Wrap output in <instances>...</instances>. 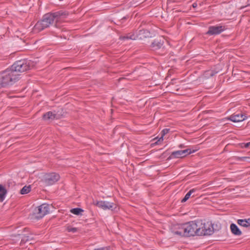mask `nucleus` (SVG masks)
Here are the masks:
<instances>
[{
	"instance_id": "nucleus-26",
	"label": "nucleus",
	"mask_w": 250,
	"mask_h": 250,
	"mask_svg": "<svg viewBox=\"0 0 250 250\" xmlns=\"http://www.w3.org/2000/svg\"><path fill=\"white\" fill-rule=\"evenodd\" d=\"M241 147L245 148H250V142L242 144Z\"/></svg>"
},
{
	"instance_id": "nucleus-19",
	"label": "nucleus",
	"mask_w": 250,
	"mask_h": 250,
	"mask_svg": "<svg viewBox=\"0 0 250 250\" xmlns=\"http://www.w3.org/2000/svg\"><path fill=\"white\" fill-rule=\"evenodd\" d=\"M218 72L214 71L212 70H208L206 71L204 73V76L206 78H208L210 77L213 76L215 74H216Z\"/></svg>"
},
{
	"instance_id": "nucleus-4",
	"label": "nucleus",
	"mask_w": 250,
	"mask_h": 250,
	"mask_svg": "<svg viewBox=\"0 0 250 250\" xmlns=\"http://www.w3.org/2000/svg\"><path fill=\"white\" fill-rule=\"evenodd\" d=\"M197 221L198 236L210 235L213 233L214 229L211 222H205L202 220H197Z\"/></svg>"
},
{
	"instance_id": "nucleus-16",
	"label": "nucleus",
	"mask_w": 250,
	"mask_h": 250,
	"mask_svg": "<svg viewBox=\"0 0 250 250\" xmlns=\"http://www.w3.org/2000/svg\"><path fill=\"white\" fill-rule=\"evenodd\" d=\"M7 190L5 188L0 184V202H2L5 199L6 195L7 194Z\"/></svg>"
},
{
	"instance_id": "nucleus-20",
	"label": "nucleus",
	"mask_w": 250,
	"mask_h": 250,
	"mask_svg": "<svg viewBox=\"0 0 250 250\" xmlns=\"http://www.w3.org/2000/svg\"><path fill=\"white\" fill-rule=\"evenodd\" d=\"M196 189L193 188L190 189L185 195V197L182 200L181 202L184 203L187 201L190 197L191 194L195 191Z\"/></svg>"
},
{
	"instance_id": "nucleus-24",
	"label": "nucleus",
	"mask_w": 250,
	"mask_h": 250,
	"mask_svg": "<svg viewBox=\"0 0 250 250\" xmlns=\"http://www.w3.org/2000/svg\"><path fill=\"white\" fill-rule=\"evenodd\" d=\"M67 230L68 232H75L77 231V228L69 226L67 228Z\"/></svg>"
},
{
	"instance_id": "nucleus-10",
	"label": "nucleus",
	"mask_w": 250,
	"mask_h": 250,
	"mask_svg": "<svg viewBox=\"0 0 250 250\" xmlns=\"http://www.w3.org/2000/svg\"><path fill=\"white\" fill-rule=\"evenodd\" d=\"M226 28L225 26H211L208 28V30L207 32V34L209 35H217L221 33Z\"/></svg>"
},
{
	"instance_id": "nucleus-23",
	"label": "nucleus",
	"mask_w": 250,
	"mask_h": 250,
	"mask_svg": "<svg viewBox=\"0 0 250 250\" xmlns=\"http://www.w3.org/2000/svg\"><path fill=\"white\" fill-rule=\"evenodd\" d=\"M83 211V210L80 208H74L70 210V212L75 215H79Z\"/></svg>"
},
{
	"instance_id": "nucleus-22",
	"label": "nucleus",
	"mask_w": 250,
	"mask_h": 250,
	"mask_svg": "<svg viewBox=\"0 0 250 250\" xmlns=\"http://www.w3.org/2000/svg\"><path fill=\"white\" fill-rule=\"evenodd\" d=\"M31 190V187L29 186H24L23 187L21 190L20 193L21 194H25L29 192Z\"/></svg>"
},
{
	"instance_id": "nucleus-21",
	"label": "nucleus",
	"mask_w": 250,
	"mask_h": 250,
	"mask_svg": "<svg viewBox=\"0 0 250 250\" xmlns=\"http://www.w3.org/2000/svg\"><path fill=\"white\" fill-rule=\"evenodd\" d=\"M247 221H246V219H238L237 221L238 224L241 226L244 227H249V225L247 224Z\"/></svg>"
},
{
	"instance_id": "nucleus-6",
	"label": "nucleus",
	"mask_w": 250,
	"mask_h": 250,
	"mask_svg": "<svg viewBox=\"0 0 250 250\" xmlns=\"http://www.w3.org/2000/svg\"><path fill=\"white\" fill-rule=\"evenodd\" d=\"M49 210V205L43 204L35 208L33 212L34 217L37 219H41L48 213Z\"/></svg>"
},
{
	"instance_id": "nucleus-27",
	"label": "nucleus",
	"mask_w": 250,
	"mask_h": 250,
	"mask_svg": "<svg viewBox=\"0 0 250 250\" xmlns=\"http://www.w3.org/2000/svg\"><path fill=\"white\" fill-rule=\"evenodd\" d=\"M109 249H110L109 247H106V248H101V249H95L94 250H109Z\"/></svg>"
},
{
	"instance_id": "nucleus-5",
	"label": "nucleus",
	"mask_w": 250,
	"mask_h": 250,
	"mask_svg": "<svg viewBox=\"0 0 250 250\" xmlns=\"http://www.w3.org/2000/svg\"><path fill=\"white\" fill-rule=\"evenodd\" d=\"M186 237L197 235V221H190L185 224Z\"/></svg>"
},
{
	"instance_id": "nucleus-18",
	"label": "nucleus",
	"mask_w": 250,
	"mask_h": 250,
	"mask_svg": "<svg viewBox=\"0 0 250 250\" xmlns=\"http://www.w3.org/2000/svg\"><path fill=\"white\" fill-rule=\"evenodd\" d=\"M169 129H168V128H165L164 129H163L162 132H161V137L159 139V140L156 142L154 144H156V145H158L159 144V142H161V141H163V138H164V136L167 134V133H168V132H169Z\"/></svg>"
},
{
	"instance_id": "nucleus-9",
	"label": "nucleus",
	"mask_w": 250,
	"mask_h": 250,
	"mask_svg": "<svg viewBox=\"0 0 250 250\" xmlns=\"http://www.w3.org/2000/svg\"><path fill=\"white\" fill-rule=\"evenodd\" d=\"M192 153L190 149L183 150H177L172 152L171 155L168 158L170 159L172 158H183Z\"/></svg>"
},
{
	"instance_id": "nucleus-25",
	"label": "nucleus",
	"mask_w": 250,
	"mask_h": 250,
	"mask_svg": "<svg viewBox=\"0 0 250 250\" xmlns=\"http://www.w3.org/2000/svg\"><path fill=\"white\" fill-rule=\"evenodd\" d=\"M28 236H24L21 240V243H24L25 242H29L30 240L29 239Z\"/></svg>"
},
{
	"instance_id": "nucleus-3",
	"label": "nucleus",
	"mask_w": 250,
	"mask_h": 250,
	"mask_svg": "<svg viewBox=\"0 0 250 250\" xmlns=\"http://www.w3.org/2000/svg\"><path fill=\"white\" fill-rule=\"evenodd\" d=\"M32 62L25 60H20L15 62L11 67V69L19 77V73L24 72L30 69L33 66Z\"/></svg>"
},
{
	"instance_id": "nucleus-15",
	"label": "nucleus",
	"mask_w": 250,
	"mask_h": 250,
	"mask_svg": "<svg viewBox=\"0 0 250 250\" xmlns=\"http://www.w3.org/2000/svg\"><path fill=\"white\" fill-rule=\"evenodd\" d=\"M164 44L163 39H156L151 43V47L155 49L160 48Z\"/></svg>"
},
{
	"instance_id": "nucleus-12",
	"label": "nucleus",
	"mask_w": 250,
	"mask_h": 250,
	"mask_svg": "<svg viewBox=\"0 0 250 250\" xmlns=\"http://www.w3.org/2000/svg\"><path fill=\"white\" fill-rule=\"evenodd\" d=\"M60 118V115L56 114L53 112L49 111L43 114V119L44 120H53V119H58Z\"/></svg>"
},
{
	"instance_id": "nucleus-8",
	"label": "nucleus",
	"mask_w": 250,
	"mask_h": 250,
	"mask_svg": "<svg viewBox=\"0 0 250 250\" xmlns=\"http://www.w3.org/2000/svg\"><path fill=\"white\" fill-rule=\"evenodd\" d=\"M94 205L102 208L104 210H114L117 208L116 205L114 203H111L105 201H99L93 202Z\"/></svg>"
},
{
	"instance_id": "nucleus-17",
	"label": "nucleus",
	"mask_w": 250,
	"mask_h": 250,
	"mask_svg": "<svg viewBox=\"0 0 250 250\" xmlns=\"http://www.w3.org/2000/svg\"><path fill=\"white\" fill-rule=\"evenodd\" d=\"M120 39L121 40H124L125 39H127V40L130 39V40H135L136 39V36L134 34L129 33L127 35H126V36H121L120 37Z\"/></svg>"
},
{
	"instance_id": "nucleus-14",
	"label": "nucleus",
	"mask_w": 250,
	"mask_h": 250,
	"mask_svg": "<svg viewBox=\"0 0 250 250\" xmlns=\"http://www.w3.org/2000/svg\"><path fill=\"white\" fill-rule=\"evenodd\" d=\"M230 229L231 233L234 235L240 236L242 233V231L235 224L232 223L230 224Z\"/></svg>"
},
{
	"instance_id": "nucleus-13",
	"label": "nucleus",
	"mask_w": 250,
	"mask_h": 250,
	"mask_svg": "<svg viewBox=\"0 0 250 250\" xmlns=\"http://www.w3.org/2000/svg\"><path fill=\"white\" fill-rule=\"evenodd\" d=\"M176 229V230L173 231V233L174 234L186 237L185 224L178 225Z\"/></svg>"
},
{
	"instance_id": "nucleus-7",
	"label": "nucleus",
	"mask_w": 250,
	"mask_h": 250,
	"mask_svg": "<svg viewBox=\"0 0 250 250\" xmlns=\"http://www.w3.org/2000/svg\"><path fill=\"white\" fill-rule=\"evenodd\" d=\"M60 175L57 173L46 174L43 178V182L46 186L52 185L60 179Z\"/></svg>"
},
{
	"instance_id": "nucleus-2",
	"label": "nucleus",
	"mask_w": 250,
	"mask_h": 250,
	"mask_svg": "<svg viewBox=\"0 0 250 250\" xmlns=\"http://www.w3.org/2000/svg\"><path fill=\"white\" fill-rule=\"evenodd\" d=\"M19 80L17 74L10 69H7L0 75V87L12 85Z\"/></svg>"
},
{
	"instance_id": "nucleus-1",
	"label": "nucleus",
	"mask_w": 250,
	"mask_h": 250,
	"mask_svg": "<svg viewBox=\"0 0 250 250\" xmlns=\"http://www.w3.org/2000/svg\"><path fill=\"white\" fill-rule=\"evenodd\" d=\"M68 13L65 11L61 10L54 13L45 14L42 20L38 21L34 27L35 31H41L45 28L48 27L54 21L58 22L65 18Z\"/></svg>"
},
{
	"instance_id": "nucleus-28",
	"label": "nucleus",
	"mask_w": 250,
	"mask_h": 250,
	"mask_svg": "<svg viewBox=\"0 0 250 250\" xmlns=\"http://www.w3.org/2000/svg\"><path fill=\"white\" fill-rule=\"evenodd\" d=\"M246 221H247V224H248L249 226H250V218L248 219H246Z\"/></svg>"
},
{
	"instance_id": "nucleus-11",
	"label": "nucleus",
	"mask_w": 250,
	"mask_h": 250,
	"mask_svg": "<svg viewBox=\"0 0 250 250\" xmlns=\"http://www.w3.org/2000/svg\"><path fill=\"white\" fill-rule=\"evenodd\" d=\"M247 118V117L245 114L235 113L228 117V120H230L233 122H240L244 121Z\"/></svg>"
}]
</instances>
